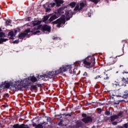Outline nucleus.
<instances>
[{
    "label": "nucleus",
    "instance_id": "f257e3e1",
    "mask_svg": "<svg viewBox=\"0 0 128 128\" xmlns=\"http://www.w3.org/2000/svg\"><path fill=\"white\" fill-rule=\"evenodd\" d=\"M32 84V81L30 78L22 80L21 81H18L14 87H13L14 90H22V88H26V86H30Z\"/></svg>",
    "mask_w": 128,
    "mask_h": 128
},
{
    "label": "nucleus",
    "instance_id": "f03ea898",
    "mask_svg": "<svg viewBox=\"0 0 128 128\" xmlns=\"http://www.w3.org/2000/svg\"><path fill=\"white\" fill-rule=\"evenodd\" d=\"M72 68V66L70 65H65L63 66L62 68H60L58 70L54 72H49L48 74V78H52V76H56L61 72H66V70H70Z\"/></svg>",
    "mask_w": 128,
    "mask_h": 128
},
{
    "label": "nucleus",
    "instance_id": "7ed1b4c3",
    "mask_svg": "<svg viewBox=\"0 0 128 128\" xmlns=\"http://www.w3.org/2000/svg\"><path fill=\"white\" fill-rule=\"evenodd\" d=\"M83 64L84 68H92L96 64V59L92 56H88L83 60Z\"/></svg>",
    "mask_w": 128,
    "mask_h": 128
},
{
    "label": "nucleus",
    "instance_id": "20e7f679",
    "mask_svg": "<svg viewBox=\"0 0 128 128\" xmlns=\"http://www.w3.org/2000/svg\"><path fill=\"white\" fill-rule=\"evenodd\" d=\"M37 30H42V32H50L52 30V26H50L45 24H40L38 26Z\"/></svg>",
    "mask_w": 128,
    "mask_h": 128
},
{
    "label": "nucleus",
    "instance_id": "39448f33",
    "mask_svg": "<svg viewBox=\"0 0 128 128\" xmlns=\"http://www.w3.org/2000/svg\"><path fill=\"white\" fill-rule=\"evenodd\" d=\"M52 24H57V28H61L62 26H64L66 24V19L64 18H60L57 19L56 20L52 22Z\"/></svg>",
    "mask_w": 128,
    "mask_h": 128
},
{
    "label": "nucleus",
    "instance_id": "423d86ee",
    "mask_svg": "<svg viewBox=\"0 0 128 128\" xmlns=\"http://www.w3.org/2000/svg\"><path fill=\"white\" fill-rule=\"evenodd\" d=\"M12 86V82L8 81H5L0 86V88H10V87Z\"/></svg>",
    "mask_w": 128,
    "mask_h": 128
},
{
    "label": "nucleus",
    "instance_id": "0eeeda50",
    "mask_svg": "<svg viewBox=\"0 0 128 128\" xmlns=\"http://www.w3.org/2000/svg\"><path fill=\"white\" fill-rule=\"evenodd\" d=\"M66 20H70V18H72V16H74V13L72 11L70 10L69 12H66Z\"/></svg>",
    "mask_w": 128,
    "mask_h": 128
},
{
    "label": "nucleus",
    "instance_id": "6e6552de",
    "mask_svg": "<svg viewBox=\"0 0 128 128\" xmlns=\"http://www.w3.org/2000/svg\"><path fill=\"white\" fill-rule=\"evenodd\" d=\"M82 120L83 122H84V124H88V122H92V118L88 116L82 118Z\"/></svg>",
    "mask_w": 128,
    "mask_h": 128
},
{
    "label": "nucleus",
    "instance_id": "1a4fd4ad",
    "mask_svg": "<svg viewBox=\"0 0 128 128\" xmlns=\"http://www.w3.org/2000/svg\"><path fill=\"white\" fill-rule=\"evenodd\" d=\"M58 18V16L57 14H54L52 16L51 15L50 18H49L47 24H50L52 20H56Z\"/></svg>",
    "mask_w": 128,
    "mask_h": 128
},
{
    "label": "nucleus",
    "instance_id": "9d476101",
    "mask_svg": "<svg viewBox=\"0 0 128 128\" xmlns=\"http://www.w3.org/2000/svg\"><path fill=\"white\" fill-rule=\"evenodd\" d=\"M50 16H52V14H48V15L44 16L42 19V22H46V20L50 18ZM46 24H48V22H46Z\"/></svg>",
    "mask_w": 128,
    "mask_h": 128
},
{
    "label": "nucleus",
    "instance_id": "9b49d317",
    "mask_svg": "<svg viewBox=\"0 0 128 128\" xmlns=\"http://www.w3.org/2000/svg\"><path fill=\"white\" fill-rule=\"evenodd\" d=\"M14 128H30L28 126L25 125L24 124H22L20 126L18 124H16L14 126Z\"/></svg>",
    "mask_w": 128,
    "mask_h": 128
},
{
    "label": "nucleus",
    "instance_id": "f8f14e48",
    "mask_svg": "<svg viewBox=\"0 0 128 128\" xmlns=\"http://www.w3.org/2000/svg\"><path fill=\"white\" fill-rule=\"evenodd\" d=\"M54 2L56 4V6H60L62 4H64V2L62 0H55Z\"/></svg>",
    "mask_w": 128,
    "mask_h": 128
},
{
    "label": "nucleus",
    "instance_id": "ddd939ff",
    "mask_svg": "<svg viewBox=\"0 0 128 128\" xmlns=\"http://www.w3.org/2000/svg\"><path fill=\"white\" fill-rule=\"evenodd\" d=\"M42 20H36L33 22L34 26H40V24H42Z\"/></svg>",
    "mask_w": 128,
    "mask_h": 128
},
{
    "label": "nucleus",
    "instance_id": "4468645a",
    "mask_svg": "<svg viewBox=\"0 0 128 128\" xmlns=\"http://www.w3.org/2000/svg\"><path fill=\"white\" fill-rule=\"evenodd\" d=\"M29 78H30L31 82H36L38 81V79L34 76H30Z\"/></svg>",
    "mask_w": 128,
    "mask_h": 128
},
{
    "label": "nucleus",
    "instance_id": "2eb2a0df",
    "mask_svg": "<svg viewBox=\"0 0 128 128\" xmlns=\"http://www.w3.org/2000/svg\"><path fill=\"white\" fill-rule=\"evenodd\" d=\"M6 26H12V20H6Z\"/></svg>",
    "mask_w": 128,
    "mask_h": 128
},
{
    "label": "nucleus",
    "instance_id": "dca6fc26",
    "mask_svg": "<svg viewBox=\"0 0 128 128\" xmlns=\"http://www.w3.org/2000/svg\"><path fill=\"white\" fill-rule=\"evenodd\" d=\"M62 10H64V9H62V8H60L57 10V13L56 14L60 16V14H62Z\"/></svg>",
    "mask_w": 128,
    "mask_h": 128
},
{
    "label": "nucleus",
    "instance_id": "f3484780",
    "mask_svg": "<svg viewBox=\"0 0 128 128\" xmlns=\"http://www.w3.org/2000/svg\"><path fill=\"white\" fill-rule=\"evenodd\" d=\"M76 5V3L74 2H71L69 4V6H71L72 8H75Z\"/></svg>",
    "mask_w": 128,
    "mask_h": 128
},
{
    "label": "nucleus",
    "instance_id": "a211bd4d",
    "mask_svg": "<svg viewBox=\"0 0 128 128\" xmlns=\"http://www.w3.org/2000/svg\"><path fill=\"white\" fill-rule=\"evenodd\" d=\"M80 10H82V8L86 6V4L84 2H82L80 4Z\"/></svg>",
    "mask_w": 128,
    "mask_h": 128
},
{
    "label": "nucleus",
    "instance_id": "6ab92c4d",
    "mask_svg": "<svg viewBox=\"0 0 128 128\" xmlns=\"http://www.w3.org/2000/svg\"><path fill=\"white\" fill-rule=\"evenodd\" d=\"M77 10H79V11L81 10H80V4H76V6L74 10V12H76Z\"/></svg>",
    "mask_w": 128,
    "mask_h": 128
},
{
    "label": "nucleus",
    "instance_id": "aec40b11",
    "mask_svg": "<svg viewBox=\"0 0 128 128\" xmlns=\"http://www.w3.org/2000/svg\"><path fill=\"white\" fill-rule=\"evenodd\" d=\"M15 34H14L12 32H9L8 33V36L9 38H10L11 40H13L14 37V36Z\"/></svg>",
    "mask_w": 128,
    "mask_h": 128
},
{
    "label": "nucleus",
    "instance_id": "412c9836",
    "mask_svg": "<svg viewBox=\"0 0 128 128\" xmlns=\"http://www.w3.org/2000/svg\"><path fill=\"white\" fill-rule=\"evenodd\" d=\"M117 118H118V116L114 115V116H111L110 120L111 122H114V120H116Z\"/></svg>",
    "mask_w": 128,
    "mask_h": 128
},
{
    "label": "nucleus",
    "instance_id": "4be33fe9",
    "mask_svg": "<svg viewBox=\"0 0 128 128\" xmlns=\"http://www.w3.org/2000/svg\"><path fill=\"white\" fill-rule=\"evenodd\" d=\"M122 82L124 84H128V78H125L124 77H123L122 78Z\"/></svg>",
    "mask_w": 128,
    "mask_h": 128
},
{
    "label": "nucleus",
    "instance_id": "5701e85b",
    "mask_svg": "<svg viewBox=\"0 0 128 128\" xmlns=\"http://www.w3.org/2000/svg\"><path fill=\"white\" fill-rule=\"evenodd\" d=\"M26 34H28V33H21L19 35V38H24V36H26Z\"/></svg>",
    "mask_w": 128,
    "mask_h": 128
},
{
    "label": "nucleus",
    "instance_id": "b1692460",
    "mask_svg": "<svg viewBox=\"0 0 128 128\" xmlns=\"http://www.w3.org/2000/svg\"><path fill=\"white\" fill-rule=\"evenodd\" d=\"M8 40V39L6 38H0V44H2V42H6Z\"/></svg>",
    "mask_w": 128,
    "mask_h": 128
},
{
    "label": "nucleus",
    "instance_id": "393cba45",
    "mask_svg": "<svg viewBox=\"0 0 128 128\" xmlns=\"http://www.w3.org/2000/svg\"><path fill=\"white\" fill-rule=\"evenodd\" d=\"M24 32H34V31H30V28H28Z\"/></svg>",
    "mask_w": 128,
    "mask_h": 128
},
{
    "label": "nucleus",
    "instance_id": "a878e982",
    "mask_svg": "<svg viewBox=\"0 0 128 128\" xmlns=\"http://www.w3.org/2000/svg\"><path fill=\"white\" fill-rule=\"evenodd\" d=\"M40 77L42 78H48V74H43L42 75H40Z\"/></svg>",
    "mask_w": 128,
    "mask_h": 128
},
{
    "label": "nucleus",
    "instance_id": "bb28decb",
    "mask_svg": "<svg viewBox=\"0 0 128 128\" xmlns=\"http://www.w3.org/2000/svg\"><path fill=\"white\" fill-rule=\"evenodd\" d=\"M14 32H20V28H17L14 29Z\"/></svg>",
    "mask_w": 128,
    "mask_h": 128
},
{
    "label": "nucleus",
    "instance_id": "cd10ccee",
    "mask_svg": "<svg viewBox=\"0 0 128 128\" xmlns=\"http://www.w3.org/2000/svg\"><path fill=\"white\" fill-rule=\"evenodd\" d=\"M118 116V118H122V112H119V113L118 114V115H116Z\"/></svg>",
    "mask_w": 128,
    "mask_h": 128
},
{
    "label": "nucleus",
    "instance_id": "c85d7f7f",
    "mask_svg": "<svg viewBox=\"0 0 128 128\" xmlns=\"http://www.w3.org/2000/svg\"><path fill=\"white\" fill-rule=\"evenodd\" d=\"M89 2H94V4H98V0H88Z\"/></svg>",
    "mask_w": 128,
    "mask_h": 128
},
{
    "label": "nucleus",
    "instance_id": "c756f323",
    "mask_svg": "<svg viewBox=\"0 0 128 128\" xmlns=\"http://www.w3.org/2000/svg\"><path fill=\"white\" fill-rule=\"evenodd\" d=\"M44 126L41 124H38V125H36V128H43Z\"/></svg>",
    "mask_w": 128,
    "mask_h": 128
},
{
    "label": "nucleus",
    "instance_id": "7c9ffc66",
    "mask_svg": "<svg viewBox=\"0 0 128 128\" xmlns=\"http://www.w3.org/2000/svg\"><path fill=\"white\" fill-rule=\"evenodd\" d=\"M6 36V34L4 32H0V38H4Z\"/></svg>",
    "mask_w": 128,
    "mask_h": 128
},
{
    "label": "nucleus",
    "instance_id": "2f4dec72",
    "mask_svg": "<svg viewBox=\"0 0 128 128\" xmlns=\"http://www.w3.org/2000/svg\"><path fill=\"white\" fill-rule=\"evenodd\" d=\"M50 5L51 6L52 8H54V6H56V3L51 2V3L50 4Z\"/></svg>",
    "mask_w": 128,
    "mask_h": 128
},
{
    "label": "nucleus",
    "instance_id": "473e14b6",
    "mask_svg": "<svg viewBox=\"0 0 128 128\" xmlns=\"http://www.w3.org/2000/svg\"><path fill=\"white\" fill-rule=\"evenodd\" d=\"M4 28H0V32H6V30H4Z\"/></svg>",
    "mask_w": 128,
    "mask_h": 128
},
{
    "label": "nucleus",
    "instance_id": "72a5a7b5",
    "mask_svg": "<svg viewBox=\"0 0 128 128\" xmlns=\"http://www.w3.org/2000/svg\"><path fill=\"white\" fill-rule=\"evenodd\" d=\"M50 12V8H46V12Z\"/></svg>",
    "mask_w": 128,
    "mask_h": 128
},
{
    "label": "nucleus",
    "instance_id": "f704fd0d",
    "mask_svg": "<svg viewBox=\"0 0 128 128\" xmlns=\"http://www.w3.org/2000/svg\"><path fill=\"white\" fill-rule=\"evenodd\" d=\"M32 90H36V86H31Z\"/></svg>",
    "mask_w": 128,
    "mask_h": 128
},
{
    "label": "nucleus",
    "instance_id": "c9c22d12",
    "mask_svg": "<svg viewBox=\"0 0 128 128\" xmlns=\"http://www.w3.org/2000/svg\"><path fill=\"white\" fill-rule=\"evenodd\" d=\"M18 42H20V40H15L13 42V44H18Z\"/></svg>",
    "mask_w": 128,
    "mask_h": 128
},
{
    "label": "nucleus",
    "instance_id": "e433bc0d",
    "mask_svg": "<svg viewBox=\"0 0 128 128\" xmlns=\"http://www.w3.org/2000/svg\"><path fill=\"white\" fill-rule=\"evenodd\" d=\"M97 110H98V112L99 114H100L102 112V109L101 108H97Z\"/></svg>",
    "mask_w": 128,
    "mask_h": 128
},
{
    "label": "nucleus",
    "instance_id": "4c0bfd02",
    "mask_svg": "<svg viewBox=\"0 0 128 128\" xmlns=\"http://www.w3.org/2000/svg\"><path fill=\"white\" fill-rule=\"evenodd\" d=\"M110 112H108V111H106V112H105V114H106V116H110Z\"/></svg>",
    "mask_w": 128,
    "mask_h": 128
},
{
    "label": "nucleus",
    "instance_id": "58836bf2",
    "mask_svg": "<svg viewBox=\"0 0 128 128\" xmlns=\"http://www.w3.org/2000/svg\"><path fill=\"white\" fill-rule=\"evenodd\" d=\"M124 128H128V124H124L123 126Z\"/></svg>",
    "mask_w": 128,
    "mask_h": 128
},
{
    "label": "nucleus",
    "instance_id": "ea45409f",
    "mask_svg": "<svg viewBox=\"0 0 128 128\" xmlns=\"http://www.w3.org/2000/svg\"><path fill=\"white\" fill-rule=\"evenodd\" d=\"M82 116L83 117V118H86L87 116H86V114H82Z\"/></svg>",
    "mask_w": 128,
    "mask_h": 128
},
{
    "label": "nucleus",
    "instance_id": "a19ab883",
    "mask_svg": "<svg viewBox=\"0 0 128 128\" xmlns=\"http://www.w3.org/2000/svg\"><path fill=\"white\" fill-rule=\"evenodd\" d=\"M26 20H28V22H30V17H28L26 18Z\"/></svg>",
    "mask_w": 128,
    "mask_h": 128
},
{
    "label": "nucleus",
    "instance_id": "79ce46f5",
    "mask_svg": "<svg viewBox=\"0 0 128 128\" xmlns=\"http://www.w3.org/2000/svg\"><path fill=\"white\" fill-rule=\"evenodd\" d=\"M2 106H3V108H8V104H4Z\"/></svg>",
    "mask_w": 128,
    "mask_h": 128
},
{
    "label": "nucleus",
    "instance_id": "37998d69",
    "mask_svg": "<svg viewBox=\"0 0 128 128\" xmlns=\"http://www.w3.org/2000/svg\"><path fill=\"white\" fill-rule=\"evenodd\" d=\"M112 124L114 126H116V124H118V122H113Z\"/></svg>",
    "mask_w": 128,
    "mask_h": 128
},
{
    "label": "nucleus",
    "instance_id": "c03bdc74",
    "mask_svg": "<svg viewBox=\"0 0 128 128\" xmlns=\"http://www.w3.org/2000/svg\"><path fill=\"white\" fill-rule=\"evenodd\" d=\"M36 124H32V126H34H34H36Z\"/></svg>",
    "mask_w": 128,
    "mask_h": 128
},
{
    "label": "nucleus",
    "instance_id": "a18cd8bd",
    "mask_svg": "<svg viewBox=\"0 0 128 128\" xmlns=\"http://www.w3.org/2000/svg\"><path fill=\"white\" fill-rule=\"evenodd\" d=\"M84 76H88V73H86V72H84Z\"/></svg>",
    "mask_w": 128,
    "mask_h": 128
},
{
    "label": "nucleus",
    "instance_id": "49530a36",
    "mask_svg": "<svg viewBox=\"0 0 128 128\" xmlns=\"http://www.w3.org/2000/svg\"><path fill=\"white\" fill-rule=\"evenodd\" d=\"M43 6H44V8H45V10H46V4H43Z\"/></svg>",
    "mask_w": 128,
    "mask_h": 128
},
{
    "label": "nucleus",
    "instance_id": "de8ad7c7",
    "mask_svg": "<svg viewBox=\"0 0 128 128\" xmlns=\"http://www.w3.org/2000/svg\"><path fill=\"white\" fill-rule=\"evenodd\" d=\"M40 32V30H37L36 32Z\"/></svg>",
    "mask_w": 128,
    "mask_h": 128
},
{
    "label": "nucleus",
    "instance_id": "09e8293b",
    "mask_svg": "<svg viewBox=\"0 0 128 128\" xmlns=\"http://www.w3.org/2000/svg\"><path fill=\"white\" fill-rule=\"evenodd\" d=\"M8 32H14V31L12 30L11 31L8 30Z\"/></svg>",
    "mask_w": 128,
    "mask_h": 128
},
{
    "label": "nucleus",
    "instance_id": "8fccbe9b",
    "mask_svg": "<svg viewBox=\"0 0 128 128\" xmlns=\"http://www.w3.org/2000/svg\"><path fill=\"white\" fill-rule=\"evenodd\" d=\"M124 74H128V72H123Z\"/></svg>",
    "mask_w": 128,
    "mask_h": 128
},
{
    "label": "nucleus",
    "instance_id": "3c124183",
    "mask_svg": "<svg viewBox=\"0 0 128 128\" xmlns=\"http://www.w3.org/2000/svg\"><path fill=\"white\" fill-rule=\"evenodd\" d=\"M100 78V76H96V78Z\"/></svg>",
    "mask_w": 128,
    "mask_h": 128
},
{
    "label": "nucleus",
    "instance_id": "603ef678",
    "mask_svg": "<svg viewBox=\"0 0 128 128\" xmlns=\"http://www.w3.org/2000/svg\"><path fill=\"white\" fill-rule=\"evenodd\" d=\"M6 96L8 97V94H6Z\"/></svg>",
    "mask_w": 128,
    "mask_h": 128
},
{
    "label": "nucleus",
    "instance_id": "864d4df0",
    "mask_svg": "<svg viewBox=\"0 0 128 128\" xmlns=\"http://www.w3.org/2000/svg\"><path fill=\"white\" fill-rule=\"evenodd\" d=\"M121 66H120V68H121Z\"/></svg>",
    "mask_w": 128,
    "mask_h": 128
},
{
    "label": "nucleus",
    "instance_id": "5fc2aeb1",
    "mask_svg": "<svg viewBox=\"0 0 128 128\" xmlns=\"http://www.w3.org/2000/svg\"><path fill=\"white\" fill-rule=\"evenodd\" d=\"M34 34H36V33H34Z\"/></svg>",
    "mask_w": 128,
    "mask_h": 128
},
{
    "label": "nucleus",
    "instance_id": "6e6d98bb",
    "mask_svg": "<svg viewBox=\"0 0 128 128\" xmlns=\"http://www.w3.org/2000/svg\"><path fill=\"white\" fill-rule=\"evenodd\" d=\"M118 58V56H116V58Z\"/></svg>",
    "mask_w": 128,
    "mask_h": 128
},
{
    "label": "nucleus",
    "instance_id": "4d7b16f0",
    "mask_svg": "<svg viewBox=\"0 0 128 128\" xmlns=\"http://www.w3.org/2000/svg\"><path fill=\"white\" fill-rule=\"evenodd\" d=\"M38 78H40V76H38Z\"/></svg>",
    "mask_w": 128,
    "mask_h": 128
}]
</instances>
